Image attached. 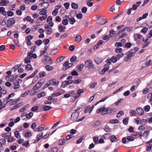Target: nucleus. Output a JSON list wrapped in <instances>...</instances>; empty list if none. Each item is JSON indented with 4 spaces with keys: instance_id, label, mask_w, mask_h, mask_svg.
Wrapping results in <instances>:
<instances>
[{
    "instance_id": "obj_42",
    "label": "nucleus",
    "mask_w": 152,
    "mask_h": 152,
    "mask_svg": "<svg viewBox=\"0 0 152 152\" xmlns=\"http://www.w3.org/2000/svg\"><path fill=\"white\" fill-rule=\"evenodd\" d=\"M25 68L28 71L32 70L33 69V68L29 64H28L26 66Z\"/></svg>"
},
{
    "instance_id": "obj_33",
    "label": "nucleus",
    "mask_w": 152,
    "mask_h": 152,
    "mask_svg": "<svg viewBox=\"0 0 152 152\" xmlns=\"http://www.w3.org/2000/svg\"><path fill=\"white\" fill-rule=\"evenodd\" d=\"M109 122L111 124H117L119 122V121L117 119H112L110 120Z\"/></svg>"
},
{
    "instance_id": "obj_30",
    "label": "nucleus",
    "mask_w": 152,
    "mask_h": 152,
    "mask_svg": "<svg viewBox=\"0 0 152 152\" xmlns=\"http://www.w3.org/2000/svg\"><path fill=\"white\" fill-rule=\"evenodd\" d=\"M58 50L57 49H53L50 52V54L52 55H55L57 52Z\"/></svg>"
},
{
    "instance_id": "obj_47",
    "label": "nucleus",
    "mask_w": 152,
    "mask_h": 152,
    "mask_svg": "<svg viewBox=\"0 0 152 152\" xmlns=\"http://www.w3.org/2000/svg\"><path fill=\"white\" fill-rule=\"evenodd\" d=\"M5 143L6 141L4 139H0V146H2L3 144H5Z\"/></svg>"
},
{
    "instance_id": "obj_32",
    "label": "nucleus",
    "mask_w": 152,
    "mask_h": 152,
    "mask_svg": "<svg viewBox=\"0 0 152 152\" xmlns=\"http://www.w3.org/2000/svg\"><path fill=\"white\" fill-rule=\"evenodd\" d=\"M102 58L98 57L96 58L95 60L96 62L98 64H100L102 62Z\"/></svg>"
},
{
    "instance_id": "obj_54",
    "label": "nucleus",
    "mask_w": 152,
    "mask_h": 152,
    "mask_svg": "<svg viewBox=\"0 0 152 152\" xmlns=\"http://www.w3.org/2000/svg\"><path fill=\"white\" fill-rule=\"evenodd\" d=\"M61 95L60 93L59 92H58L56 93H53V94H52L51 95V96H52L53 97L58 96H59V95Z\"/></svg>"
},
{
    "instance_id": "obj_24",
    "label": "nucleus",
    "mask_w": 152,
    "mask_h": 152,
    "mask_svg": "<svg viewBox=\"0 0 152 152\" xmlns=\"http://www.w3.org/2000/svg\"><path fill=\"white\" fill-rule=\"evenodd\" d=\"M45 28L46 29L45 31L47 34L50 35L52 33V30L50 28H49L48 26L47 27H46Z\"/></svg>"
},
{
    "instance_id": "obj_60",
    "label": "nucleus",
    "mask_w": 152,
    "mask_h": 152,
    "mask_svg": "<svg viewBox=\"0 0 152 152\" xmlns=\"http://www.w3.org/2000/svg\"><path fill=\"white\" fill-rule=\"evenodd\" d=\"M124 56V55L122 53H118V54L117 55V58L118 59H119L120 58L123 57Z\"/></svg>"
},
{
    "instance_id": "obj_62",
    "label": "nucleus",
    "mask_w": 152,
    "mask_h": 152,
    "mask_svg": "<svg viewBox=\"0 0 152 152\" xmlns=\"http://www.w3.org/2000/svg\"><path fill=\"white\" fill-rule=\"evenodd\" d=\"M31 58L30 57H28V56H27V57L24 60L25 62L26 63H29L31 61Z\"/></svg>"
},
{
    "instance_id": "obj_59",
    "label": "nucleus",
    "mask_w": 152,
    "mask_h": 152,
    "mask_svg": "<svg viewBox=\"0 0 152 152\" xmlns=\"http://www.w3.org/2000/svg\"><path fill=\"white\" fill-rule=\"evenodd\" d=\"M42 43V41L41 40H38L35 41V44L38 45H40Z\"/></svg>"
},
{
    "instance_id": "obj_3",
    "label": "nucleus",
    "mask_w": 152,
    "mask_h": 152,
    "mask_svg": "<svg viewBox=\"0 0 152 152\" xmlns=\"http://www.w3.org/2000/svg\"><path fill=\"white\" fill-rule=\"evenodd\" d=\"M85 66L89 69H94L95 66L93 63L92 61L90 60L86 61L85 63Z\"/></svg>"
},
{
    "instance_id": "obj_9",
    "label": "nucleus",
    "mask_w": 152,
    "mask_h": 152,
    "mask_svg": "<svg viewBox=\"0 0 152 152\" xmlns=\"http://www.w3.org/2000/svg\"><path fill=\"white\" fill-rule=\"evenodd\" d=\"M61 7V5L56 6L55 7L56 9L53 10L52 12V14L53 15L56 16L58 13V10Z\"/></svg>"
},
{
    "instance_id": "obj_55",
    "label": "nucleus",
    "mask_w": 152,
    "mask_h": 152,
    "mask_svg": "<svg viewBox=\"0 0 152 152\" xmlns=\"http://www.w3.org/2000/svg\"><path fill=\"white\" fill-rule=\"evenodd\" d=\"M122 49L121 48H117L115 49V51L117 53H119L121 52Z\"/></svg>"
},
{
    "instance_id": "obj_48",
    "label": "nucleus",
    "mask_w": 152,
    "mask_h": 152,
    "mask_svg": "<svg viewBox=\"0 0 152 152\" xmlns=\"http://www.w3.org/2000/svg\"><path fill=\"white\" fill-rule=\"evenodd\" d=\"M45 75V73L44 71H41L39 73V77L40 78H42Z\"/></svg>"
},
{
    "instance_id": "obj_1",
    "label": "nucleus",
    "mask_w": 152,
    "mask_h": 152,
    "mask_svg": "<svg viewBox=\"0 0 152 152\" xmlns=\"http://www.w3.org/2000/svg\"><path fill=\"white\" fill-rule=\"evenodd\" d=\"M15 22V19L13 18H11L7 20V17H5L1 23L2 26H5L6 24L8 27H10L13 26Z\"/></svg>"
},
{
    "instance_id": "obj_56",
    "label": "nucleus",
    "mask_w": 152,
    "mask_h": 152,
    "mask_svg": "<svg viewBox=\"0 0 152 152\" xmlns=\"http://www.w3.org/2000/svg\"><path fill=\"white\" fill-rule=\"evenodd\" d=\"M130 116H133L136 113V111L135 110H130Z\"/></svg>"
},
{
    "instance_id": "obj_11",
    "label": "nucleus",
    "mask_w": 152,
    "mask_h": 152,
    "mask_svg": "<svg viewBox=\"0 0 152 152\" xmlns=\"http://www.w3.org/2000/svg\"><path fill=\"white\" fill-rule=\"evenodd\" d=\"M66 18H69V23L70 24L73 25L76 22V20L73 17H71L69 18L68 15L65 16Z\"/></svg>"
},
{
    "instance_id": "obj_13",
    "label": "nucleus",
    "mask_w": 152,
    "mask_h": 152,
    "mask_svg": "<svg viewBox=\"0 0 152 152\" xmlns=\"http://www.w3.org/2000/svg\"><path fill=\"white\" fill-rule=\"evenodd\" d=\"M136 111L137 113L140 115H142L144 113L143 110L141 108L138 107L137 108Z\"/></svg>"
},
{
    "instance_id": "obj_27",
    "label": "nucleus",
    "mask_w": 152,
    "mask_h": 152,
    "mask_svg": "<svg viewBox=\"0 0 152 152\" xmlns=\"http://www.w3.org/2000/svg\"><path fill=\"white\" fill-rule=\"evenodd\" d=\"M39 14L40 15H47V10L44 9H43L41 10L39 12Z\"/></svg>"
},
{
    "instance_id": "obj_21",
    "label": "nucleus",
    "mask_w": 152,
    "mask_h": 152,
    "mask_svg": "<svg viewBox=\"0 0 152 152\" xmlns=\"http://www.w3.org/2000/svg\"><path fill=\"white\" fill-rule=\"evenodd\" d=\"M66 142V140L64 138L61 139L58 141V144L61 145H64Z\"/></svg>"
},
{
    "instance_id": "obj_26",
    "label": "nucleus",
    "mask_w": 152,
    "mask_h": 152,
    "mask_svg": "<svg viewBox=\"0 0 152 152\" xmlns=\"http://www.w3.org/2000/svg\"><path fill=\"white\" fill-rule=\"evenodd\" d=\"M43 133L42 132L38 133L36 136L37 139H38L39 140H40L42 138H43Z\"/></svg>"
},
{
    "instance_id": "obj_34",
    "label": "nucleus",
    "mask_w": 152,
    "mask_h": 152,
    "mask_svg": "<svg viewBox=\"0 0 152 152\" xmlns=\"http://www.w3.org/2000/svg\"><path fill=\"white\" fill-rule=\"evenodd\" d=\"M71 6L74 9H77L78 8V5L75 3H72L71 4Z\"/></svg>"
},
{
    "instance_id": "obj_8",
    "label": "nucleus",
    "mask_w": 152,
    "mask_h": 152,
    "mask_svg": "<svg viewBox=\"0 0 152 152\" xmlns=\"http://www.w3.org/2000/svg\"><path fill=\"white\" fill-rule=\"evenodd\" d=\"M79 115V113L77 112L73 113L71 116V119L73 121L76 120L78 117Z\"/></svg>"
},
{
    "instance_id": "obj_7",
    "label": "nucleus",
    "mask_w": 152,
    "mask_h": 152,
    "mask_svg": "<svg viewBox=\"0 0 152 152\" xmlns=\"http://www.w3.org/2000/svg\"><path fill=\"white\" fill-rule=\"evenodd\" d=\"M43 84V83L40 81L37 83L33 87V90H36L40 88L41 86Z\"/></svg>"
},
{
    "instance_id": "obj_41",
    "label": "nucleus",
    "mask_w": 152,
    "mask_h": 152,
    "mask_svg": "<svg viewBox=\"0 0 152 152\" xmlns=\"http://www.w3.org/2000/svg\"><path fill=\"white\" fill-rule=\"evenodd\" d=\"M91 1L90 0H86L87 4L89 7H91L93 5V2H91Z\"/></svg>"
},
{
    "instance_id": "obj_15",
    "label": "nucleus",
    "mask_w": 152,
    "mask_h": 152,
    "mask_svg": "<svg viewBox=\"0 0 152 152\" xmlns=\"http://www.w3.org/2000/svg\"><path fill=\"white\" fill-rule=\"evenodd\" d=\"M142 37V35L139 33L136 34L134 36V37L135 40H139Z\"/></svg>"
},
{
    "instance_id": "obj_52",
    "label": "nucleus",
    "mask_w": 152,
    "mask_h": 152,
    "mask_svg": "<svg viewBox=\"0 0 152 152\" xmlns=\"http://www.w3.org/2000/svg\"><path fill=\"white\" fill-rule=\"evenodd\" d=\"M123 45V44L121 42H116L115 44V46L117 47H121Z\"/></svg>"
},
{
    "instance_id": "obj_31",
    "label": "nucleus",
    "mask_w": 152,
    "mask_h": 152,
    "mask_svg": "<svg viewBox=\"0 0 152 152\" xmlns=\"http://www.w3.org/2000/svg\"><path fill=\"white\" fill-rule=\"evenodd\" d=\"M45 68L48 71L52 70L53 69V67L52 66L48 65H46L45 67Z\"/></svg>"
},
{
    "instance_id": "obj_38",
    "label": "nucleus",
    "mask_w": 152,
    "mask_h": 152,
    "mask_svg": "<svg viewBox=\"0 0 152 152\" xmlns=\"http://www.w3.org/2000/svg\"><path fill=\"white\" fill-rule=\"evenodd\" d=\"M38 72V70L37 69L36 70L33 74L28 77V78H30L34 77L36 75Z\"/></svg>"
},
{
    "instance_id": "obj_44",
    "label": "nucleus",
    "mask_w": 152,
    "mask_h": 152,
    "mask_svg": "<svg viewBox=\"0 0 152 152\" xmlns=\"http://www.w3.org/2000/svg\"><path fill=\"white\" fill-rule=\"evenodd\" d=\"M14 134L15 137L16 138H20V134L19 133L18 131H16L15 132Z\"/></svg>"
},
{
    "instance_id": "obj_37",
    "label": "nucleus",
    "mask_w": 152,
    "mask_h": 152,
    "mask_svg": "<svg viewBox=\"0 0 152 152\" xmlns=\"http://www.w3.org/2000/svg\"><path fill=\"white\" fill-rule=\"evenodd\" d=\"M45 95V93L44 92H41L37 95V97L38 98H39L42 97L44 96Z\"/></svg>"
},
{
    "instance_id": "obj_40",
    "label": "nucleus",
    "mask_w": 152,
    "mask_h": 152,
    "mask_svg": "<svg viewBox=\"0 0 152 152\" xmlns=\"http://www.w3.org/2000/svg\"><path fill=\"white\" fill-rule=\"evenodd\" d=\"M127 140L129 141H133L134 140V137L132 136H128L126 137Z\"/></svg>"
},
{
    "instance_id": "obj_2",
    "label": "nucleus",
    "mask_w": 152,
    "mask_h": 152,
    "mask_svg": "<svg viewBox=\"0 0 152 152\" xmlns=\"http://www.w3.org/2000/svg\"><path fill=\"white\" fill-rule=\"evenodd\" d=\"M59 83V82L58 80L55 78H53L48 81L45 85L48 86L52 85L54 86H57L58 85Z\"/></svg>"
},
{
    "instance_id": "obj_51",
    "label": "nucleus",
    "mask_w": 152,
    "mask_h": 152,
    "mask_svg": "<svg viewBox=\"0 0 152 152\" xmlns=\"http://www.w3.org/2000/svg\"><path fill=\"white\" fill-rule=\"evenodd\" d=\"M36 124L35 123L32 124L31 125V128L34 131H36L35 130H37V128H36Z\"/></svg>"
},
{
    "instance_id": "obj_53",
    "label": "nucleus",
    "mask_w": 152,
    "mask_h": 152,
    "mask_svg": "<svg viewBox=\"0 0 152 152\" xmlns=\"http://www.w3.org/2000/svg\"><path fill=\"white\" fill-rule=\"evenodd\" d=\"M91 107L89 106H88L86 107L84 110V112L85 113H86L88 112L89 111H90V110H91Z\"/></svg>"
},
{
    "instance_id": "obj_61",
    "label": "nucleus",
    "mask_w": 152,
    "mask_h": 152,
    "mask_svg": "<svg viewBox=\"0 0 152 152\" xmlns=\"http://www.w3.org/2000/svg\"><path fill=\"white\" fill-rule=\"evenodd\" d=\"M64 57L63 56L59 57L57 58V61L58 62H60L62 61L64 59Z\"/></svg>"
},
{
    "instance_id": "obj_16",
    "label": "nucleus",
    "mask_w": 152,
    "mask_h": 152,
    "mask_svg": "<svg viewBox=\"0 0 152 152\" xmlns=\"http://www.w3.org/2000/svg\"><path fill=\"white\" fill-rule=\"evenodd\" d=\"M45 127V126L44 124H42L37 128V130H35L36 131L41 132L42 131Z\"/></svg>"
},
{
    "instance_id": "obj_46",
    "label": "nucleus",
    "mask_w": 152,
    "mask_h": 152,
    "mask_svg": "<svg viewBox=\"0 0 152 152\" xmlns=\"http://www.w3.org/2000/svg\"><path fill=\"white\" fill-rule=\"evenodd\" d=\"M129 118L127 117L125 118L123 120V124H124L126 125L128 124Z\"/></svg>"
},
{
    "instance_id": "obj_19",
    "label": "nucleus",
    "mask_w": 152,
    "mask_h": 152,
    "mask_svg": "<svg viewBox=\"0 0 152 152\" xmlns=\"http://www.w3.org/2000/svg\"><path fill=\"white\" fill-rule=\"evenodd\" d=\"M116 111L115 109H112L110 108H107V113L112 114L113 113Z\"/></svg>"
},
{
    "instance_id": "obj_5",
    "label": "nucleus",
    "mask_w": 152,
    "mask_h": 152,
    "mask_svg": "<svg viewBox=\"0 0 152 152\" xmlns=\"http://www.w3.org/2000/svg\"><path fill=\"white\" fill-rule=\"evenodd\" d=\"M72 65V63H69L68 61H66L63 64L64 67L63 68V69L65 70L66 69L70 68Z\"/></svg>"
},
{
    "instance_id": "obj_17",
    "label": "nucleus",
    "mask_w": 152,
    "mask_h": 152,
    "mask_svg": "<svg viewBox=\"0 0 152 152\" xmlns=\"http://www.w3.org/2000/svg\"><path fill=\"white\" fill-rule=\"evenodd\" d=\"M84 92V91L83 89H79L77 92V96H74V99H76L79 96H80L81 94L83 93Z\"/></svg>"
},
{
    "instance_id": "obj_22",
    "label": "nucleus",
    "mask_w": 152,
    "mask_h": 152,
    "mask_svg": "<svg viewBox=\"0 0 152 152\" xmlns=\"http://www.w3.org/2000/svg\"><path fill=\"white\" fill-rule=\"evenodd\" d=\"M138 48L137 47H135L134 48L131 49V50L129 52L130 53L132 54L133 55V54L135 53L138 50Z\"/></svg>"
},
{
    "instance_id": "obj_64",
    "label": "nucleus",
    "mask_w": 152,
    "mask_h": 152,
    "mask_svg": "<svg viewBox=\"0 0 152 152\" xmlns=\"http://www.w3.org/2000/svg\"><path fill=\"white\" fill-rule=\"evenodd\" d=\"M150 109V106L148 105H146L144 108V110L145 112H148Z\"/></svg>"
},
{
    "instance_id": "obj_28",
    "label": "nucleus",
    "mask_w": 152,
    "mask_h": 152,
    "mask_svg": "<svg viewBox=\"0 0 152 152\" xmlns=\"http://www.w3.org/2000/svg\"><path fill=\"white\" fill-rule=\"evenodd\" d=\"M112 37H113V35H106L103 37L102 39L104 40H106L107 41L109 40L110 38Z\"/></svg>"
},
{
    "instance_id": "obj_43",
    "label": "nucleus",
    "mask_w": 152,
    "mask_h": 152,
    "mask_svg": "<svg viewBox=\"0 0 152 152\" xmlns=\"http://www.w3.org/2000/svg\"><path fill=\"white\" fill-rule=\"evenodd\" d=\"M8 133H3L2 134V137H3L5 139H8L9 137H10V136L8 135Z\"/></svg>"
},
{
    "instance_id": "obj_10",
    "label": "nucleus",
    "mask_w": 152,
    "mask_h": 152,
    "mask_svg": "<svg viewBox=\"0 0 152 152\" xmlns=\"http://www.w3.org/2000/svg\"><path fill=\"white\" fill-rule=\"evenodd\" d=\"M116 35L118 37V38L120 39L126 37L127 36V34L126 33H123L122 32L119 33L118 34V32Z\"/></svg>"
},
{
    "instance_id": "obj_36",
    "label": "nucleus",
    "mask_w": 152,
    "mask_h": 152,
    "mask_svg": "<svg viewBox=\"0 0 152 152\" xmlns=\"http://www.w3.org/2000/svg\"><path fill=\"white\" fill-rule=\"evenodd\" d=\"M66 18L64 19L62 21V23L64 25H67L68 23V21L67 20L68 18Z\"/></svg>"
},
{
    "instance_id": "obj_35",
    "label": "nucleus",
    "mask_w": 152,
    "mask_h": 152,
    "mask_svg": "<svg viewBox=\"0 0 152 152\" xmlns=\"http://www.w3.org/2000/svg\"><path fill=\"white\" fill-rule=\"evenodd\" d=\"M149 133V131L145 130L143 133V136L145 137H147Z\"/></svg>"
},
{
    "instance_id": "obj_57",
    "label": "nucleus",
    "mask_w": 152,
    "mask_h": 152,
    "mask_svg": "<svg viewBox=\"0 0 152 152\" xmlns=\"http://www.w3.org/2000/svg\"><path fill=\"white\" fill-rule=\"evenodd\" d=\"M33 115V113L32 112H31L28 114H26V118H28L29 119L32 117Z\"/></svg>"
},
{
    "instance_id": "obj_50",
    "label": "nucleus",
    "mask_w": 152,
    "mask_h": 152,
    "mask_svg": "<svg viewBox=\"0 0 152 152\" xmlns=\"http://www.w3.org/2000/svg\"><path fill=\"white\" fill-rule=\"evenodd\" d=\"M118 59V58L116 57L113 56L111 58V61L113 63H115Z\"/></svg>"
},
{
    "instance_id": "obj_4",
    "label": "nucleus",
    "mask_w": 152,
    "mask_h": 152,
    "mask_svg": "<svg viewBox=\"0 0 152 152\" xmlns=\"http://www.w3.org/2000/svg\"><path fill=\"white\" fill-rule=\"evenodd\" d=\"M96 111L98 113H101L102 115H104L107 114V108H105L104 105H103L101 108H98Z\"/></svg>"
},
{
    "instance_id": "obj_14",
    "label": "nucleus",
    "mask_w": 152,
    "mask_h": 152,
    "mask_svg": "<svg viewBox=\"0 0 152 152\" xmlns=\"http://www.w3.org/2000/svg\"><path fill=\"white\" fill-rule=\"evenodd\" d=\"M109 65L108 64H106L104 66V68L102 71L103 73H101L102 74H103L106 71L108 70L109 68Z\"/></svg>"
},
{
    "instance_id": "obj_23",
    "label": "nucleus",
    "mask_w": 152,
    "mask_h": 152,
    "mask_svg": "<svg viewBox=\"0 0 152 152\" xmlns=\"http://www.w3.org/2000/svg\"><path fill=\"white\" fill-rule=\"evenodd\" d=\"M82 39L81 36L80 35H77L76 37L75 38V40L76 42H79Z\"/></svg>"
},
{
    "instance_id": "obj_25",
    "label": "nucleus",
    "mask_w": 152,
    "mask_h": 152,
    "mask_svg": "<svg viewBox=\"0 0 152 152\" xmlns=\"http://www.w3.org/2000/svg\"><path fill=\"white\" fill-rule=\"evenodd\" d=\"M66 27L62 25H60L58 27V30L60 32L64 31V30L65 29Z\"/></svg>"
},
{
    "instance_id": "obj_63",
    "label": "nucleus",
    "mask_w": 152,
    "mask_h": 152,
    "mask_svg": "<svg viewBox=\"0 0 152 152\" xmlns=\"http://www.w3.org/2000/svg\"><path fill=\"white\" fill-rule=\"evenodd\" d=\"M20 66H18V65H15L12 69V71L13 72H15L17 69L19 68Z\"/></svg>"
},
{
    "instance_id": "obj_39",
    "label": "nucleus",
    "mask_w": 152,
    "mask_h": 152,
    "mask_svg": "<svg viewBox=\"0 0 152 152\" xmlns=\"http://www.w3.org/2000/svg\"><path fill=\"white\" fill-rule=\"evenodd\" d=\"M84 66V64H82L80 65H78L77 66V68L80 71H81L83 68Z\"/></svg>"
},
{
    "instance_id": "obj_6",
    "label": "nucleus",
    "mask_w": 152,
    "mask_h": 152,
    "mask_svg": "<svg viewBox=\"0 0 152 152\" xmlns=\"http://www.w3.org/2000/svg\"><path fill=\"white\" fill-rule=\"evenodd\" d=\"M133 56L132 54L129 52L126 53V56L124 58V60L125 61H127L131 59V57Z\"/></svg>"
},
{
    "instance_id": "obj_45",
    "label": "nucleus",
    "mask_w": 152,
    "mask_h": 152,
    "mask_svg": "<svg viewBox=\"0 0 152 152\" xmlns=\"http://www.w3.org/2000/svg\"><path fill=\"white\" fill-rule=\"evenodd\" d=\"M124 115V113L123 111L121 110L120 111L119 113L117 114V117L118 118L120 117L121 116H123Z\"/></svg>"
},
{
    "instance_id": "obj_18",
    "label": "nucleus",
    "mask_w": 152,
    "mask_h": 152,
    "mask_svg": "<svg viewBox=\"0 0 152 152\" xmlns=\"http://www.w3.org/2000/svg\"><path fill=\"white\" fill-rule=\"evenodd\" d=\"M0 13L4 16H6L7 15V12L5 11V8L4 7H0Z\"/></svg>"
},
{
    "instance_id": "obj_58",
    "label": "nucleus",
    "mask_w": 152,
    "mask_h": 152,
    "mask_svg": "<svg viewBox=\"0 0 152 152\" xmlns=\"http://www.w3.org/2000/svg\"><path fill=\"white\" fill-rule=\"evenodd\" d=\"M30 92V90H29L28 91H27L26 92L24 93L23 94H22L21 96L22 97H26Z\"/></svg>"
},
{
    "instance_id": "obj_29",
    "label": "nucleus",
    "mask_w": 152,
    "mask_h": 152,
    "mask_svg": "<svg viewBox=\"0 0 152 152\" xmlns=\"http://www.w3.org/2000/svg\"><path fill=\"white\" fill-rule=\"evenodd\" d=\"M101 124V121H96L93 124V126L94 127H97L99 126Z\"/></svg>"
},
{
    "instance_id": "obj_20",
    "label": "nucleus",
    "mask_w": 152,
    "mask_h": 152,
    "mask_svg": "<svg viewBox=\"0 0 152 152\" xmlns=\"http://www.w3.org/2000/svg\"><path fill=\"white\" fill-rule=\"evenodd\" d=\"M110 140L112 142H115L118 141V139L115 135H112L110 137Z\"/></svg>"
},
{
    "instance_id": "obj_49",
    "label": "nucleus",
    "mask_w": 152,
    "mask_h": 152,
    "mask_svg": "<svg viewBox=\"0 0 152 152\" xmlns=\"http://www.w3.org/2000/svg\"><path fill=\"white\" fill-rule=\"evenodd\" d=\"M152 64V61L151 60H149L147 61L145 65L146 66H150Z\"/></svg>"
},
{
    "instance_id": "obj_12",
    "label": "nucleus",
    "mask_w": 152,
    "mask_h": 152,
    "mask_svg": "<svg viewBox=\"0 0 152 152\" xmlns=\"http://www.w3.org/2000/svg\"><path fill=\"white\" fill-rule=\"evenodd\" d=\"M9 3V0H2L0 2L1 6H5L7 5Z\"/></svg>"
}]
</instances>
